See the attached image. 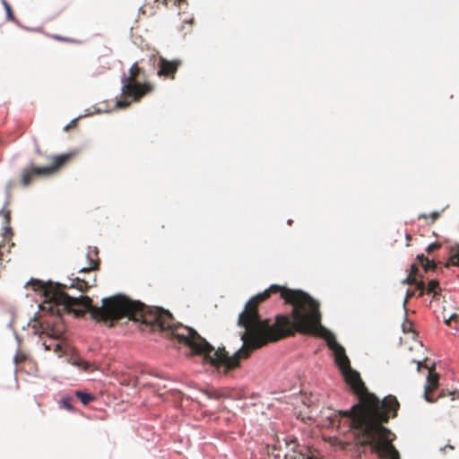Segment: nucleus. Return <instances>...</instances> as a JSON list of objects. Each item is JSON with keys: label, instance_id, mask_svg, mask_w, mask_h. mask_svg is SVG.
<instances>
[{"label": "nucleus", "instance_id": "nucleus-39", "mask_svg": "<svg viewBox=\"0 0 459 459\" xmlns=\"http://www.w3.org/2000/svg\"><path fill=\"white\" fill-rule=\"evenodd\" d=\"M446 447H449L450 449H454V446H447Z\"/></svg>", "mask_w": 459, "mask_h": 459}, {"label": "nucleus", "instance_id": "nucleus-9", "mask_svg": "<svg viewBox=\"0 0 459 459\" xmlns=\"http://www.w3.org/2000/svg\"><path fill=\"white\" fill-rule=\"evenodd\" d=\"M299 445L296 440H291L290 443H286V452L283 459H311L310 457H305V455L298 451Z\"/></svg>", "mask_w": 459, "mask_h": 459}, {"label": "nucleus", "instance_id": "nucleus-13", "mask_svg": "<svg viewBox=\"0 0 459 459\" xmlns=\"http://www.w3.org/2000/svg\"><path fill=\"white\" fill-rule=\"evenodd\" d=\"M91 287V285L89 284L88 281H86L83 279H80L78 277L75 278L73 281V283L70 285V288H76L77 290H79L82 292L87 291Z\"/></svg>", "mask_w": 459, "mask_h": 459}, {"label": "nucleus", "instance_id": "nucleus-37", "mask_svg": "<svg viewBox=\"0 0 459 459\" xmlns=\"http://www.w3.org/2000/svg\"><path fill=\"white\" fill-rule=\"evenodd\" d=\"M419 218H420H420H425V219H427V218H428V216H427L426 214H422V215H420Z\"/></svg>", "mask_w": 459, "mask_h": 459}, {"label": "nucleus", "instance_id": "nucleus-27", "mask_svg": "<svg viewBox=\"0 0 459 459\" xmlns=\"http://www.w3.org/2000/svg\"><path fill=\"white\" fill-rule=\"evenodd\" d=\"M52 38L55 39L56 40L62 41V42H74V40L72 39L62 37L59 35H53Z\"/></svg>", "mask_w": 459, "mask_h": 459}, {"label": "nucleus", "instance_id": "nucleus-24", "mask_svg": "<svg viewBox=\"0 0 459 459\" xmlns=\"http://www.w3.org/2000/svg\"><path fill=\"white\" fill-rule=\"evenodd\" d=\"M441 247V244L438 242L432 243L429 245V247L426 249V252L430 255L432 252L439 249Z\"/></svg>", "mask_w": 459, "mask_h": 459}, {"label": "nucleus", "instance_id": "nucleus-22", "mask_svg": "<svg viewBox=\"0 0 459 459\" xmlns=\"http://www.w3.org/2000/svg\"><path fill=\"white\" fill-rule=\"evenodd\" d=\"M203 392L210 399L219 400L221 398V394L217 390L205 389Z\"/></svg>", "mask_w": 459, "mask_h": 459}, {"label": "nucleus", "instance_id": "nucleus-18", "mask_svg": "<svg viewBox=\"0 0 459 459\" xmlns=\"http://www.w3.org/2000/svg\"><path fill=\"white\" fill-rule=\"evenodd\" d=\"M60 405L62 408H64L69 411H74L73 398H71V397H68V396L63 397L60 401Z\"/></svg>", "mask_w": 459, "mask_h": 459}, {"label": "nucleus", "instance_id": "nucleus-3", "mask_svg": "<svg viewBox=\"0 0 459 459\" xmlns=\"http://www.w3.org/2000/svg\"><path fill=\"white\" fill-rule=\"evenodd\" d=\"M393 411L388 409L327 411L325 426L340 432L355 430L356 438L361 446H370L373 452L382 459H400L399 452L392 444L391 431L383 426L389 420Z\"/></svg>", "mask_w": 459, "mask_h": 459}, {"label": "nucleus", "instance_id": "nucleus-28", "mask_svg": "<svg viewBox=\"0 0 459 459\" xmlns=\"http://www.w3.org/2000/svg\"><path fill=\"white\" fill-rule=\"evenodd\" d=\"M52 350L56 353H60L62 351V345L59 342H54Z\"/></svg>", "mask_w": 459, "mask_h": 459}, {"label": "nucleus", "instance_id": "nucleus-36", "mask_svg": "<svg viewBox=\"0 0 459 459\" xmlns=\"http://www.w3.org/2000/svg\"><path fill=\"white\" fill-rule=\"evenodd\" d=\"M406 238H407V240H408L407 246H410L409 241L411 239V235H410V234H407V235H406Z\"/></svg>", "mask_w": 459, "mask_h": 459}, {"label": "nucleus", "instance_id": "nucleus-30", "mask_svg": "<svg viewBox=\"0 0 459 459\" xmlns=\"http://www.w3.org/2000/svg\"><path fill=\"white\" fill-rule=\"evenodd\" d=\"M77 126V119H73L65 127V130L68 131L71 128H74Z\"/></svg>", "mask_w": 459, "mask_h": 459}, {"label": "nucleus", "instance_id": "nucleus-8", "mask_svg": "<svg viewBox=\"0 0 459 459\" xmlns=\"http://www.w3.org/2000/svg\"><path fill=\"white\" fill-rule=\"evenodd\" d=\"M438 379L439 377L436 372H434V369L429 368V375L427 377V384L425 385L424 397L429 403H433L436 401L431 397L430 394L438 386Z\"/></svg>", "mask_w": 459, "mask_h": 459}, {"label": "nucleus", "instance_id": "nucleus-26", "mask_svg": "<svg viewBox=\"0 0 459 459\" xmlns=\"http://www.w3.org/2000/svg\"><path fill=\"white\" fill-rule=\"evenodd\" d=\"M410 275H413L415 278L419 275V268L416 264L411 265Z\"/></svg>", "mask_w": 459, "mask_h": 459}, {"label": "nucleus", "instance_id": "nucleus-38", "mask_svg": "<svg viewBox=\"0 0 459 459\" xmlns=\"http://www.w3.org/2000/svg\"><path fill=\"white\" fill-rule=\"evenodd\" d=\"M422 364L420 362L418 363V370H420Z\"/></svg>", "mask_w": 459, "mask_h": 459}, {"label": "nucleus", "instance_id": "nucleus-11", "mask_svg": "<svg viewBox=\"0 0 459 459\" xmlns=\"http://www.w3.org/2000/svg\"><path fill=\"white\" fill-rule=\"evenodd\" d=\"M417 260L419 264L423 267L425 272L434 271L437 264L434 260L429 259L423 254L417 255Z\"/></svg>", "mask_w": 459, "mask_h": 459}, {"label": "nucleus", "instance_id": "nucleus-20", "mask_svg": "<svg viewBox=\"0 0 459 459\" xmlns=\"http://www.w3.org/2000/svg\"><path fill=\"white\" fill-rule=\"evenodd\" d=\"M2 3H3V5H4V9H5L7 19L9 21H11V22H14L15 21V17H14V14L13 13L11 5L5 0H3Z\"/></svg>", "mask_w": 459, "mask_h": 459}, {"label": "nucleus", "instance_id": "nucleus-32", "mask_svg": "<svg viewBox=\"0 0 459 459\" xmlns=\"http://www.w3.org/2000/svg\"><path fill=\"white\" fill-rule=\"evenodd\" d=\"M12 232H11V229L9 227H5L4 229V238H7L9 237V235H11Z\"/></svg>", "mask_w": 459, "mask_h": 459}, {"label": "nucleus", "instance_id": "nucleus-6", "mask_svg": "<svg viewBox=\"0 0 459 459\" xmlns=\"http://www.w3.org/2000/svg\"><path fill=\"white\" fill-rule=\"evenodd\" d=\"M73 153H64L51 156L49 160L51 164L45 167H37L33 164L22 169L21 172V185L24 187L29 186L35 179L39 178H48L65 167L73 158Z\"/></svg>", "mask_w": 459, "mask_h": 459}, {"label": "nucleus", "instance_id": "nucleus-35", "mask_svg": "<svg viewBox=\"0 0 459 459\" xmlns=\"http://www.w3.org/2000/svg\"><path fill=\"white\" fill-rule=\"evenodd\" d=\"M14 186V183L13 181H10L6 185V190L10 191Z\"/></svg>", "mask_w": 459, "mask_h": 459}, {"label": "nucleus", "instance_id": "nucleus-14", "mask_svg": "<svg viewBox=\"0 0 459 459\" xmlns=\"http://www.w3.org/2000/svg\"><path fill=\"white\" fill-rule=\"evenodd\" d=\"M445 323L450 326L455 327V329L459 328V309L458 312L452 314L448 317L444 316Z\"/></svg>", "mask_w": 459, "mask_h": 459}, {"label": "nucleus", "instance_id": "nucleus-21", "mask_svg": "<svg viewBox=\"0 0 459 459\" xmlns=\"http://www.w3.org/2000/svg\"><path fill=\"white\" fill-rule=\"evenodd\" d=\"M28 359V356L25 352L22 351H18L13 358V361L16 365H19L24 362Z\"/></svg>", "mask_w": 459, "mask_h": 459}, {"label": "nucleus", "instance_id": "nucleus-33", "mask_svg": "<svg viewBox=\"0 0 459 459\" xmlns=\"http://www.w3.org/2000/svg\"><path fill=\"white\" fill-rule=\"evenodd\" d=\"M157 4H161L163 6L168 8V0H154Z\"/></svg>", "mask_w": 459, "mask_h": 459}, {"label": "nucleus", "instance_id": "nucleus-10", "mask_svg": "<svg viewBox=\"0 0 459 459\" xmlns=\"http://www.w3.org/2000/svg\"><path fill=\"white\" fill-rule=\"evenodd\" d=\"M63 333L62 329H51L49 333H48V336L49 337L50 342L48 343L47 341H44L42 345L44 346L46 351H51L53 349V344L56 342L57 339L61 337Z\"/></svg>", "mask_w": 459, "mask_h": 459}, {"label": "nucleus", "instance_id": "nucleus-25", "mask_svg": "<svg viewBox=\"0 0 459 459\" xmlns=\"http://www.w3.org/2000/svg\"><path fill=\"white\" fill-rule=\"evenodd\" d=\"M186 0H168V8L171 6H180L181 3H186Z\"/></svg>", "mask_w": 459, "mask_h": 459}, {"label": "nucleus", "instance_id": "nucleus-15", "mask_svg": "<svg viewBox=\"0 0 459 459\" xmlns=\"http://www.w3.org/2000/svg\"><path fill=\"white\" fill-rule=\"evenodd\" d=\"M75 395L84 405L89 404L94 400V396L92 394L82 391H76Z\"/></svg>", "mask_w": 459, "mask_h": 459}, {"label": "nucleus", "instance_id": "nucleus-31", "mask_svg": "<svg viewBox=\"0 0 459 459\" xmlns=\"http://www.w3.org/2000/svg\"><path fill=\"white\" fill-rule=\"evenodd\" d=\"M439 216H440V213L438 212H433L429 215V217L432 219V222H434Z\"/></svg>", "mask_w": 459, "mask_h": 459}, {"label": "nucleus", "instance_id": "nucleus-17", "mask_svg": "<svg viewBox=\"0 0 459 459\" xmlns=\"http://www.w3.org/2000/svg\"><path fill=\"white\" fill-rule=\"evenodd\" d=\"M439 282L436 280H432L429 282L427 287V293H433L434 295L437 294L439 291Z\"/></svg>", "mask_w": 459, "mask_h": 459}, {"label": "nucleus", "instance_id": "nucleus-12", "mask_svg": "<svg viewBox=\"0 0 459 459\" xmlns=\"http://www.w3.org/2000/svg\"><path fill=\"white\" fill-rule=\"evenodd\" d=\"M403 284H415L416 289L420 291L419 296H422L425 293L426 287L423 281H418L413 275H408L403 281Z\"/></svg>", "mask_w": 459, "mask_h": 459}, {"label": "nucleus", "instance_id": "nucleus-1", "mask_svg": "<svg viewBox=\"0 0 459 459\" xmlns=\"http://www.w3.org/2000/svg\"><path fill=\"white\" fill-rule=\"evenodd\" d=\"M33 290L39 292L45 298L44 303L40 306L42 310L56 315L57 319L64 313H73L76 317H82L86 312L98 323H103L108 327H113L116 323L124 317L140 322L149 326L151 331H169L171 336L190 347L193 353L204 356V360L209 361L212 366L220 368H224L228 372L240 367L242 359H247L255 351H248L247 357H243L240 351L246 347L244 334L248 330L255 328L261 322L265 321L259 314V305L268 299L273 293H278L279 285H271L264 291L252 297L245 305L243 311L238 318V325L244 329L240 333L242 346L232 356H230L225 348H214L203 338L196 331L181 324H176L172 315L162 308L147 307L139 301H134L122 294L114 295L102 299V306L92 305V299L88 296L78 298L71 297L65 290V284L30 279L27 282Z\"/></svg>", "mask_w": 459, "mask_h": 459}, {"label": "nucleus", "instance_id": "nucleus-5", "mask_svg": "<svg viewBox=\"0 0 459 459\" xmlns=\"http://www.w3.org/2000/svg\"><path fill=\"white\" fill-rule=\"evenodd\" d=\"M140 73V67L134 63L129 69V75L122 77V100H117V108H127L133 101H139L144 95L153 91L154 86L151 83L137 82Z\"/></svg>", "mask_w": 459, "mask_h": 459}, {"label": "nucleus", "instance_id": "nucleus-2", "mask_svg": "<svg viewBox=\"0 0 459 459\" xmlns=\"http://www.w3.org/2000/svg\"><path fill=\"white\" fill-rule=\"evenodd\" d=\"M278 292L286 303L292 306V320L288 316L279 315L273 325L271 324L270 319H265L255 328L248 330L244 336L246 338L250 336V338L247 342L245 341L246 347L240 354L247 357L250 351H256L270 342L293 336L296 332H299L325 339L334 353L335 363L339 369L342 371L350 368V359L344 348L336 342L335 336L321 325L319 302L300 290H290L280 286Z\"/></svg>", "mask_w": 459, "mask_h": 459}, {"label": "nucleus", "instance_id": "nucleus-23", "mask_svg": "<svg viewBox=\"0 0 459 459\" xmlns=\"http://www.w3.org/2000/svg\"><path fill=\"white\" fill-rule=\"evenodd\" d=\"M450 265L458 266L459 265V253L453 255L448 263L446 264V267H449Z\"/></svg>", "mask_w": 459, "mask_h": 459}, {"label": "nucleus", "instance_id": "nucleus-19", "mask_svg": "<svg viewBox=\"0 0 459 459\" xmlns=\"http://www.w3.org/2000/svg\"><path fill=\"white\" fill-rule=\"evenodd\" d=\"M89 265L88 267H82L80 269L81 273H86L90 271L96 270L99 267V260H93L89 256Z\"/></svg>", "mask_w": 459, "mask_h": 459}, {"label": "nucleus", "instance_id": "nucleus-16", "mask_svg": "<svg viewBox=\"0 0 459 459\" xmlns=\"http://www.w3.org/2000/svg\"><path fill=\"white\" fill-rule=\"evenodd\" d=\"M74 364L76 366L82 368L84 371H94L97 369V367H95L94 365L91 364L90 362H88L82 359H76Z\"/></svg>", "mask_w": 459, "mask_h": 459}, {"label": "nucleus", "instance_id": "nucleus-29", "mask_svg": "<svg viewBox=\"0 0 459 459\" xmlns=\"http://www.w3.org/2000/svg\"><path fill=\"white\" fill-rule=\"evenodd\" d=\"M415 295L414 290H408L406 292L405 299H404V305L409 301L410 299H411Z\"/></svg>", "mask_w": 459, "mask_h": 459}, {"label": "nucleus", "instance_id": "nucleus-34", "mask_svg": "<svg viewBox=\"0 0 459 459\" xmlns=\"http://www.w3.org/2000/svg\"><path fill=\"white\" fill-rule=\"evenodd\" d=\"M4 221L6 223H9V221H10V212H5L4 213Z\"/></svg>", "mask_w": 459, "mask_h": 459}, {"label": "nucleus", "instance_id": "nucleus-4", "mask_svg": "<svg viewBox=\"0 0 459 459\" xmlns=\"http://www.w3.org/2000/svg\"><path fill=\"white\" fill-rule=\"evenodd\" d=\"M342 373L352 392L359 397V403L354 404L355 410L361 411L365 409H388L393 411L392 417L396 416L400 404L395 396L388 395L383 401H380L374 394L368 391L359 374L351 367L342 370Z\"/></svg>", "mask_w": 459, "mask_h": 459}, {"label": "nucleus", "instance_id": "nucleus-7", "mask_svg": "<svg viewBox=\"0 0 459 459\" xmlns=\"http://www.w3.org/2000/svg\"><path fill=\"white\" fill-rule=\"evenodd\" d=\"M182 65L181 60L175 59L172 61L167 60L163 56L159 57L158 72L160 77H166L174 79L178 67Z\"/></svg>", "mask_w": 459, "mask_h": 459}]
</instances>
